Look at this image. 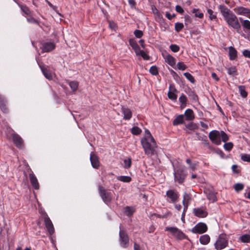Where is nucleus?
<instances>
[{
	"instance_id": "f3484780",
	"label": "nucleus",
	"mask_w": 250,
	"mask_h": 250,
	"mask_svg": "<svg viewBox=\"0 0 250 250\" xmlns=\"http://www.w3.org/2000/svg\"><path fill=\"white\" fill-rule=\"evenodd\" d=\"M191 200V195L185 193L183 195V204L184 206V211H185L189 205L190 204Z\"/></svg>"
},
{
	"instance_id": "b1692460",
	"label": "nucleus",
	"mask_w": 250,
	"mask_h": 250,
	"mask_svg": "<svg viewBox=\"0 0 250 250\" xmlns=\"http://www.w3.org/2000/svg\"><path fill=\"white\" fill-rule=\"evenodd\" d=\"M229 56L230 60H234L237 57V52L236 50L232 46L229 47Z\"/></svg>"
},
{
	"instance_id": "9b49d317",
	"label": "nucleus",
	"mask_w": 250,
	"mask_h": 250,
	"mask_svg": "<svg viewBox=\"0 0 250 250\" xmlns=\"http://www.w3.org/2000/svg\"><path fill=\"white\" fill-rule=\"evenodd\" d=\"M193 213L196 216L200 218L206 217L208 214L206 208L204 207L193 208Z\"/></svg>"
},
{
	"instance_id": "7ed1b4c3",
	"label": "nucleus",
	"mask_w": 250,
	"mask_h": 250,
	"mask_svg": "<svg viewBox=\"0 0 250 250\" xmlns=\"http://www.w3.org/2000/svg\"><path fill=\"white\" fill-rule=\"evenodd\" d=\"M185 167H183L179 168L174 172V180L176 182L180 184L183 183L186 176V174L185 173Z\"/></svg>"
},
{
	"instance_id": "338daca9",
	"label": "nucleus",
	"mask_w": 250,
	"mask_h": 250,
	"mask_svg": "<svg viewBox=\"0 0 250 250\" xmlns=\"http://www.w3.org/2000/svg\"><path fill=\"white\" fill-rule=\"evenodd\" d=\"M128 3L131 6H133L135 4V2L134 0H129Z\"/></svg>"
},
{
	"instance_id": "4c0bfd02",
	"label": "nucleus",
	"mask_w": 250,
	"mask_h": 250,
	"mask_svg": "<svg viewBox=\"0 0 250 250\" xmlns=\"http://www.w3.org/2000/svg\"><path fill=\"white\" fill-rule=\"evenodd\" d=\"M69 85L71 88L72 89V90L73 91H75L77 89L79 83L76 81H71L69 82Z\"/></svg>"
},
{
	"instance_id": "f03ea898",
	"label": "nucleus",
	"mask_w": 250,
	"mask_h": 250,
	"mask_svg": "<svg viewBox=\"0 0 250 250\" xmlns=\"http://www.w3.org/2000/svg\"><path fill=\"white\" fill-rule=\"evenodd\" d=\"M99 193L103 201L106 204H108L112 200L111 193L107 192L105 189L101 186L98 187Z\"/></svg>"
},
{
	"instance_id": "393cba45",
	"label": "nucleus",
	"mask_w": 250,
	"mask_h": 250,
	"mask_svg": "<svg viewBox=\"0 0 250 250\" xmlns=\"http://www.w3.org/2000/svg\"><path fill=\"white\" fill-rule=\"evenodd\" d=\"M184 115L183 114L179 115L173 120V125H178L182 124L184 122Z\"/></svg>"
},
{
	"instance_id": "6e6552de",
	"label": "nucleus",
	"mask_w": 250,
	"mask_h": 250,
	"mask_svg": "<svg viewBox=\"0 0 250 250\" xmlns=\"http://www.w3.org/2000/svg\"><path fill=\"white\" fill-rule=\"evenodd\" d=\"M224 18L229 25L233 28L239 29L240 28L237 17H224Z\"/></svg>"
},
{
	"instance_id": "dca6fc26",
	"label": "nucleus",
	"mask_w": 250,
	"mask_h": 250,
	"mask_svg": "<svg viewBox=\"0 0 250 250\" xmlns=\"http://www.w3.org/2000/svg\"><path fill=\"white\" fill-rule=\"evenodd\" d=\"M38 64L44 77L49 80L52 79L53 77L51 71L46 68L44 65L39 63H38Z\"/></svg>"
},
{
	"instance_id": "2f4dec72",
	"label": "nucleus",
	"mask_w": 250,
	"mask_h": 250,
	"mask_svg": "<svg viewBox=\"0 0 250 250\" xmlns=\"http://www.w3.org/2000/svg\"><path fill=\"white\" fill-rule=\"evenodd\" d=\"M220 138L224 142H226L229 139V136L223 131H219Z\"/></svg>"
},
{
	"instance_id": "423d86ee",
	"label": "nucleus",
	"mask_w": 250,
	"mask_h": 250,
	"mask_svg": "<svg viewBox=\"0 0 250 250\" xmlns=\"http://www.w3.org/2000/svg\"><path fill=\"white\" fill-rule=\"evenodd\" d=\"M165 230L169 231L177 239H182L185 237V234L176 227H167Z\"/></svg>"
},
{
	"instance_id": "052dcab7",
	"label": "nucleus",
	"mask_w": 250,
	"mask_h": 250,
	"mask_svg": "<svg viewBox=\"0 0 250 250\" xmlns=\"http://www.w3.org/2000/svg\"><path fill=\"white\" fill-rule=\"evenodd\" d=\"M243 54L245 57L250 58V50H245L243 52Z\"/></svg>"
},
{
	"instance_id": "bb28decb",
	"label": "nucleus",
	"mask_w": 250,
	"mask_h": 250,
	"mask_svg": "<svg viewBox=\"0 0 250 250\" xmlns=\"http://www.w3.org/2000/svg\"><path fill=\"white\" fill-rule=\"evenodd\" d=\"M199 240L202 245H207L210 241V237L208 234H204L200 236Z\"/></svg>"
},
{
	"instance_id": "c9c22d12",
	"label": "nucleus",
	"mask_w": 250,
	"mask_h": 250,
	"mask_svg": "<svg viewBox=\"0 0 250 250\" xmlns=\"http://www.w3.org/2000/svg\"><path fill=\"white\" fill-rule=\"evenodd\" d=\"M244 185L242 183H236L234 185L233 188L236 192H239L243 189Z\"/></svg>"
},
{
	"instance_id": "6e6d98bb",
	"label": "nucleus",
	"mask_w": 250,
	"mask_h": 250,
	"mask_svg": "<svg viewBox=\"0 0 250 250\" xmlns=\"http://www.w3.org/2000/svg\"><path fill=\"white\" fill-rule=\"evenodd\" d=\"M21 10L23 12V13L26 15L29 14L30 10L29 8L26 6L21 5Z\"/></svg>"
},
{
	"instance_id": "39448f33",
	"label": "nucleus",
	"mask_w": 250,
	"mask_h": 250,
	"mask_svg": "<svg viewBox=\"0 0 250 250\" xmlns=\"http://www.w3.org/2000/svg\"><path fill=\"white\" fill-rule=\"evenodd\" d=\"M228 240L226 239L225 236L221 234L219 235L214 246L217 250H221L226 248L228 245Z\"/></svg>"
},
{
	"instance_id": "20e7f679",
	"label": "nucleus",
	"mask_w": 250,
	"mask_h": 250,
	"mask_svg": "<svg viewBox=\"0 0 250 250\" xmlns=\"http://www.w3.org/2000/svg\"><path fill=\"white\" fill-rule=\"evenodd\" d=\"M167 196V202L171 203L176 202L179 197L178 192L174 189H169L166 192Z\"/></svg>"
},
{
	"instance_id": "c756f323",
	"label": "nucleus",
	"mask_w": 250,
	"mask_h": 250,
	"mask_svg": "<svg viewBox=\"0 0 250 250\" xmlns=\"http://www.w3.org/2000/svg\"><path fill=\"white\" fill-rule=\"evenodd\" d=\"M179 101L181 103V106L185 107L187 101V98L185 95L182 94L179 98Z\"/></svg>"
},
{
	"instance_id": "aec40b11",
	"label": "nucleus",
	"mask_w": 250,
	"mask_h": 250,
	"mask_svg": "<svg viewBox=\"0 0 250 250\" xmlns=\"http://www.w3.org/2000/svg\"><path fill=\"white\" fill-rule=\"evenodd\" d=\"M129 43L134 50L136 55H138L139 53L140 52L141 49L137 42L134 39H131L129 40Z\"/></svg>"
},
{
	"instance_id": "a18cd8bd",
	"label": "nucleus",
	"mask_w": 250,
	"mask_h": 250,
	"mask_svg": "<svg viewBox=\"0 0 250 250\" xmlns=\"http://www.w3.org/2000/svg\"><path fill=\"white\" fill-rule=\"evenodd\" d=\"M242 160L244 162H250V155L247 154H242L241 155Z\"/></svg>"
},
{
	"instance_id": "72a5a7b5",
	"label": "nucleus",
	"mask_w": 250,
	"mask_h": 250,
	"mask_svg": "<svg viewBox=\"0 0 250 250\" xmlns=\"http://www.w3.org/2000/svg\"><path fill=\"white\" fill-rule=\"evenodd\" d=\"M117 179L125 183H129L131 181V178L127 176H120L117 177Z\"/></svg>"
},
{
	"instance_id": "13d9d810",
	"label": "nucleus",
	"mask_w": 250,
	"mask_h": 250,
	"mask_svg": "<svg viewBox=\"0 0 250 250\" xmlns=\"http://www.w3.org/2000/svg\"><path fill=\"white\" fill-rule=\"evenodd\" d=\"M189 96L191 97V99L195 102L198 101V96L193 91H191Z\"/></svg>"
},
{
	"instance_id": "c85d7f7f",
	"label": "nucleus",
	"mask_w": 250,
	"mask_h": 250,
	"mask_svg": "<svg viewBox=\"0 0 250 250\" xmlns=\"http://www.w3.org/2000/svg\"><path fill=\"white\" fill-rule=\"evenodd\" d=\"M207 198L210 201L214 202L216 201V197L214 192L211 191H206Z\"/></svg>"
},
{
	"instance_id": "9d476101",
	"label": "nucleus",
	"mask_w": 250,
	"mask_h": 250,
	"mask_svg": "<svg viewBox=\"0 0 250 250\" xmlns=\"http://www.w3.org/2000/svg\"><path fill=\"white\" fill-rule=\"evenodd\" d=\"M120 243L121 247L126 248L128 244L129 239L126 233L123 230L119 232Z\"/></svg>"
},
{
	"instance_id": "3c124183",
	"label": "nucleus",
	"mask_w": 250,
	"mask_h": 250,
	"mask_svg": "<svg viewBox=\"0 0 250 250\" xmlns=\"http://www.w3.org/2000/svg\"><path fill=\"white\" fill-rule=\"evenodd\" d=\"M138 56H141L144 60H147L149 59V56L143 50H140Z\"/></svg>"
},
{
	"instance_id": "f704fd0d",
	"label": "nucleus",
	"mask_w": 250,
	"mask_h": 250,
	"mask_svg": "<svg viewBox=\"0 0 250 250\" xmlns=\"http://www.w3.org/2000/svg\"><path fill=\"white\" fill-rule=\"evenodd\" d=\"M238 88L241 96L243 98H246L248 95V93L245 90V86L240 85L238 87Z\"/></svg>"
},
{
	"instance_id": "f257e3e1",
	"label": "nucleus",
	"mask_w": 250,
	"mask_h": 250,
	"mask_svg": "<svg viewBox=\"0 0 250 250\" xmlns=\"http://www.w3.org/2000/svg\"><path fill=\"white\" fill-rule=\"evenodd\" d=\"M145 153L150 157L156 153L157 143L148 130H146L145 135L141 140Z\"/></svg>"
},
{
	"instance_id": "49530a36",
	"label": "nucleus",
	"mask_w": 250,
	"mask_h": 250,
	"mask_svg": "<svg viewBox=\"0 0 250 250\" xmlns=\"http://www.w3.org/2000/svg\"><path fill=\"white\" fill-rule=\"evenodd\" d=\"M169 47L171 50L174 53L178 52L180 50L179 46L175 44H171Z\"/></svg>"
},
{
	"instance_id": "7c9ffc66",
	"label": "nucleus",
	"mask_w": 250,
	"mask_h": 250,
	"mask_svg": "<svg viewBox=\"0 0 250 250\" xmlns=\"http://www.w3.org/2000/svg\"><path fill=\"white\" fill-rule=\"evenodd\" d=\"M42 216V218L44 219L45 227L49 225L50 226L51 225L53 224L51 220L50 219V218H49V217L48 216L47 214L46 213L43 214Z\"/></svg>"
},
{
	"instance_id": "4d7b16f0",
	"label": "nucleus",
	"mask_w": 250,
	"mask_h": 250,
	"mask_svg": "<svg viewBox=\"0 0 250 250\" xmlns=\"http://www.w3.org/2000/svg\"><path fill=\"white\" fill-rule=\"evenodd\" d=\"M109 27L110 29L113 30H115L117 28L116 24L112 21H109Z\"/></svg>"
},
{
	"instance_id": "a211bd4d",
	"label": "nucleus",
	"mask_w": 250,
	"mask_h": 250,
	"mask_svg": "<svg viewBox=\"0 0 250 250\" xmlns=\"http://www.w3.org/2000/svg\"><path fill=\"white\" fill-rule=\"evenodd\" d=\"M29 179L33 187L36 189H39L40 186L38 180L33 172L29 174Z\"/></svg>"
},
{
	"instance_id": "58836bf2",
	"label": "nucleus",
	"mask_w": 250,
	"mask_h": 250,
	"mask_svg": "<svg viewBox=\"0 0 250 250\" xmlns=\"http://www.w3.org/2000/svg\"><path fill=\"white\" fill-rule=\"evenodd\" d=\"M240 239L243 243H249L250 242V235L249 234H244L241 236Z\"/></svg>"
},
{
	"instance_id": "f8f14e48",
	"label": "nucleus",
	"mask_w": 250,
	"mask_h": 250,
	"mask_svg": "<svg viewBox=\"0 0 250 250\" xmlns=\"http://www.w3.org/2000/svg\"><path fill=\"white\" fill-rule=\"evenodd\" d=\"M90 160L92 167L98 169L100 166V161L98 157L93 152L90 153Z\"/></svg>"
},
{
	"instance_id": "e433bc0d",
	"label": "nucleus",
	"mask_w": 250,
	"mask_h": 250,
	"mask_svg": "<svg viewBox=\"0 0 250 250\" xmlns=\"http://www.w3.org/2000/svg\"><path fill=\"white\" fill-rule=\"evenodd\" d=\"M131 132L135 135H138L141 134L142 130L137 126H134L131 129Z\"/></svg>"
},
{
	"instance_id": "0e129e2a",
	"label": "nucleus",
	"mask_w": 250,
	"mask_h": 250,
	"mask_svg": "<svg viewBox=\"0 0 250 250\" xmlns=\"http://www.w3.org/2000/svg\"><path fill=\"white\" fill-rule=\"evenodd\" d=\"M134 250H141L140 246L136 243H134Z\"/></svg>"
},
{
	"instance_id": "5fc2aeb1",
	"label": "nucleus",
	"mask_w": 250,
	"mask_h": 250,
	"mask_svg": "<svg viewBox=\"0 0 250 250\" xmlns=\"http://www.w3.org/2000/svg\"><path fill=\"white\" fill-rule=\"evenodd\" d=\"M27 20L29 23L38 24V21L34 19L33 17H28Z\"/></svg>"
},
{
	"instance_id": "a19ab883",
	"label": "nucleus",
	"mask_w": 250,
	"mask_h": 250,
	"mask_svg": "<svg viewBox=\"0 0 250 250\" xmlns=\"http://www.w3.org/2000/svg\"><path fill=\"white\" fill-rule=\"evenodd\" d=\"M134 212V210L133 208L130 207H126L125 208V213L127 216H131L133 214Z\"/></svg>"
},
{
	"instance_id": "09e8293b",
	"label": "nucleus",
	"mask_w": 250,
	"mask_h": 250,
	"mask_svg": "<svg viewBox=\"0 0 250 250\" xmlns=\"http://www.w3.org/2000/svg\"><path fill=\"white\" fill-rule=\"evenodd\" d=\"M184 27V25L182 23L177 22L175 25V29L177 32L180 31Z\"/></svg>"
},
{
	"instance_id": "69168bd1",
	"label": "nucleus",
	"mask_w": 250,
	"mask_h": 250,
	"mask_svg": "<svg viewBox=\"0 0 250 250\" xmlns=\"http://www.w3.org/2000/svg\"><path fill=\"white\" fill-rule=\"evenodd\" d=\"M175 208H176L177 210H179H179H180L181 209V208H182V206H181V205H180V204H176V205H175Z\"/></svg>"
},
{
	"instance_id": "de8ad7c7",
	"label": "nucleus",
	"mask_w": 250,
	"mask_h": 250,
	"mask_svg": "<svg viewBox=\"0 0 250 250\" xmlns=\"http://www.w3.org/2000/svg\"><path fill=\"white\" fill-rule=\"evenodd\" d=\"M150 73L153 75H156L158 73L157 68L156 66H152L149 69Z\"/></svg>"
},
{
	"instance_id": "473e14b6",
	"label": "nucleus",
	"mask_w": 250,
	"mask_h": 250,
	"mask_svg": "<svg viewBox=\"0 0 250 250\" xmlns=\"http://www.w3.org/2000/svg\"><path fill=\"white\" fill-rule=\"evenodd\" d=\"M186 128L191 130L194 131L197 129H198V125L194 123H190L186 125L185 126Z\"/></svg>"
},
{
	"instance_id": "680f3d73",
	"label": "nucleus",
	"mask_w": 250,
	"mask_h": 250,
	"mask_svg": "<svg viewBox=\"0 0 250 250\" xmlns=\"http://www.w3.org/2000/svg\"><path fill=\"white\" fill-rule=\"evenodd\" d=\"M211 77L212 78L214 79L216 81H218L219 80V78L217 76L216 74L215 73H211Z\"/></svg>"
},
{
	"instance_id": "79ce46f5",
	"label": "nucleus",
	"mask_w": 250,
	"mask_h": 250,
	"mask_svg": "<svg viewBox=\"0 0 250 250\" xmlns=\"http://www.w3.org/2000/svg\"><path fill=\"white\" fill-rule=\"evenodd\" d=\"M124 167L125 168H129L131 165V160L128 158L124 160Z\"/></svg>"
},
{
	"instance_id": "ddd939ff",
	"label": "nucleus",
	"mask_w": 250,
	"mask_h": 250,
	"mask_svg": "<svg viewBox=\"0 0 250 250\" xmlns=\"http://www.w3.org/2000/svg\"><path fill=\"white\" fill-rule=\"evenodd\" d=\"M177 91L172 84H170L169 86V91L167 93V96L169 99L173 101H176L177 98Z\"/></svg>"
},
{
	"instance_id": "ea45409f",
	"label": "nucleus",
	"mask_w": 250,
	"mask_h": 250,
	"mask_svg": "<svg viewBox=\"0 0 250 250\" xmlns=\"http://www.w3.org/2000/svg\"><path fill=\"white\" fill-rule=\"evenodd\" d=\"M184 75L191 83H195V81L194 77L189 73L185 72Z\"/></svg>"
},
{
	"instance_id": "bf43d9fd",
	"label": "nucleus",
	"mask_w": 250,
	"mask_h": 250,
	"mask_svg": "<svg viewBox=\"0 0 250 250\" xmlns=\"http://www.w3.org/2000/svg\"><path fill=\"white\" fill-rule=\"evenodd\" d=\"M176 11L180 14H182L184 12L183 8L179 5H177L175 7Z\"/></svg>"
},
{
	"instance_id": "c03bdc74",
	"label": "nucleus",
	"mask_w": 250,
	"mask_h": 250,
	"mask_svg": "<svg viewBox=\"0 0 250 250\" xmlns=\"http://www.w3.org/2000/svg\"><path fill=\"white\" fill-rule=\"evenodd\" d=\"M177 68L180 70H185L187 69V66L183 62H179L177 64Z\"/></svg>"
},
{
	"instance_id": "0eeeda50",
	"label": "nucleus",
	"mask_w": 250,
	"mask_h": 250,
	"mask_svg": "<svg viewBox=\"0 0 250 250\" xmlns=\"http://www.w3.org/2000/svg\"><path fill=\"white\" fill-rule=\"evenodd\" d=\"M219 135V131L214 130L209 133L208 137L213 143L216 145H220L221 144V140Z\"/></svg>"
},
{
	"instance_id": "5701e85b",
	"label": "nucleus",
	"mask_w": 250,
	"mask_h": 250,
	"mask_svg": "<svg viewBox=\"0 0 250 250\" xmlns=\"http://www.w3.org/2000/svg\"><path fill=\"white\" fill-rule=\"evenodd\" d=\"M166 62L170 66L173 67L176 64V60L169 54H167L165 57Z\"/></svg>"
},
{
	"instance_id": "8fccbe9b",
	"label": "nucleus",
	"mask_w": 250,
	"mask_h": 250,
	"mask_svg": "<svg viewBox=\"0 0 250 250\" xmlns=\"http://www.w3.org/2000/svg\"><path fill=\"white\" fill-rule=\"evenodd\" d=\"M47 230L49 234V235H52L54 232V228L53 225L52 224L50 226H46Z\"/></svg>"
},
{
	"instance_id": "6ab92c4d",
	"label": "nucleus",
	"mask_w": 250,
	"mask_h": 250,
	"mask_svg": "<svg viewBox=\"0 0 250 250\" xmlns=\"http://www.w3.org/2000/svg\"><path fill=\"white\" fill-rule=\"evenodd\" d=\"M234 10L236 14L238 15L248 14V16H250V10L247 8L238 7L235 8Z\"/></svg>"
},
{
	"instance_id": "774afa93",
	"label": "nucleus",
	"mask_w": 250,
	"mask_h": 250,
	"mask_svg": "<svg viewBox=\"0 0 250 250\" xmlns=\"http://www.w3.org/2000/svg\"><path fill=\"white\" fill-rule=\"evenodd\" d=\"M201 125L203 128H208V125L206 124H205L203 122H201Z\"/></svg>"
},
{
	"instance_id": "2eb2a0df",
	"label": "nucleus",
	"mask_w": 250,
	"mask_h": 250,
	"mask_svg": "<svg viewBox=\"0 0 250 250\" xmlns=\"http://www.w3.org/2000/svg\"><path fill=\"white\" fill-rule=\"evenodd\" d=\"M55 46V43L53 42H44L42 44V49L43 52H49L54 50Z\"/></svg>"
},
{
	"instance_id": "4468645a",
	"label": "nucleus",
	"mask_w": 250,
	"mask_h": 250,
	"mask_svg": "<svg viewBox=\"0 0 250 250\" xmlns=\"http://www.w3.org/2000/svg\"><path fill=\"white\" fill-rule=\"evenodd\" d=\"M12 138L13 141L16 145V146L18 148H22L23 146V141L22 138L17 134L13 133L12 134Z\"/></svg>"
},
{
	"instance_id": "a878e982",
	"label": "nucleus",
	"mask_w": 250,
	"mask_h": 250,
	"mask_svg": "<svg viewBox=\"0 0 250 250\" xmlns=\"http://www.w3.org/2000/svg\"><path fill=\"white\" fill-rule=\"evenodd\" d=\"M6 102L4 98L2 96L0 95V108L4 113H6L8 111V109L6 105Z\"/></svg>"
},
{
	"instance_id": "1a4fd4ad",
	"label": "nucleus",
	"mask_w": 250,
	"mask_h": 250,
	"mask_svg": "<svg viewBox=\"0 0 250 250\" xmlns=\"http://www.w3.org/2000/svg\"><path fill=\"white\" fill-rule=\"evenodd\" d=\"M208 227L206 224L203 223H199L195 225L191 229L194 233H203L207 231Z\"/></svg>"
},
{
	"instance_id": "4be33fe9",
	"label": "nucleus",
	"mask_w": 250,
	"mask_h": 250,
	"mask_svg": "<svg viewBox=\"0 0 250 250\" xmlns=\"http://www.w3.org/2000/svg\"><path fill=\"white\" fill-rule=\"evenodd\" d=\"M184 117L187 121H192L194 118V115L193 111L191 109H187L184 114Z\"/></svg>"
},
{
	"instance_id": "37998d69",
	"label": "nucleus",
	"mask_w": 250,
	"mask_h": 250,
	"mask_svg": "<svg viewBox=\"0 0 250 250\" xmlns=\"http://www.w3.org/2000/svg\"><path fill=\"white\" fill-rule=\"evenodd\" d=\"M233 145L231 142L226 143L224 145V149L228 151H229L233 148Z\"/></svg>"
},
{
	"instance_id": "e2e57ef3",
	"label": "nucleus",
	"mask_w": 250,
	"mask_h": 250,
	"mask_svg": "<svg viewBox=\"0 0 250 250\" xmlns=\"http://www.w3.org/2000/svg\"><path fill=\"white\" fill-rule=\"evenodd\" d=\"M237 168V165H234L232 166V170H233V171H234V172H235L236 173H238L239 171L236 170Z\"/></svg>"
},
{
	"instance_id": "864d4df0",
	"label": "nucleus",
	"mask_w": 250,
	"mask_h": 250,
	"mask_svg": "<svg viewBox=\"0 0 250 250\" xmlns=\"http://www.w3.org/2000/svg\"><path fill=\"white\" fill-rule=\"evenodd\" d=\"M134 34L137 38H141L143 35L142 31L140 30H135L134 32Z\"/></svg>"
},
{
	"instance_id": "412c9836",
	"label": "nucleus",
	"mask_w": 250,
	"mask_h": 250,
	"mask_svg": "<svg viewBox=\"0 0 250 250\" xmlns=\"http://www.w3.org/2000/svg\"><path fill=\"white\" fill-rule=\"evenodd\" d=\"M122 111L124 114V119L128 120L131 118L132 112L130 109L122 107Z\"/></svg>"
},
{
	"instance_id": "603ef678",
	"label": "nucleus",
	"mask_w": 250,
	"mask_h": 250,
	"mask_svg": "<svg viewBox=\"0 0 250 250\" xmlns=\"http://www.w3.org/2000/svg\"><path fill=\"white\" fill-rule=\"evenodd\" d=\"M236 69L235 67H231L228 69V73L229 75H236Z\"/></svg>"
},
{
	"instance_id": "cd10ccee",
	"label": "nucleus",
	"mask_w": 250,
	"mask_h": 250,
	"mask_svg": "<svg viewBox=\"0 0 250 250\" xmlns=\"http://www.w3.org/2000/svg\"><path fill=\"white\" fill-rule=\"evenodd\" d=\"M220 9L223 16H231L232 15L230 11L225 6L220 5Z\"/></svg>"
}]
</instances>
